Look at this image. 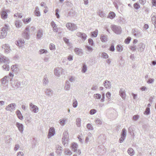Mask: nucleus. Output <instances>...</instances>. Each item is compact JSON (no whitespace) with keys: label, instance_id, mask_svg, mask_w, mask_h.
<instances>
[{"label":"nucleus","instance_id":"nucleus-45","mask_svg":"<svg viewBox=\"0 0 156 156\" xmlns=\"http://www.w3.org/2000/svg\"><path fill=\"white\" fill-rule=\"evenodd\" d=\"M76 124L78 127H80L81 124V119L80 118H77L76 120Z\"/></svg>","mask_w":156,"mask_h":156},{"label":"nucleus","instance_id":"nucleus-48","mask_svg":"<svg viewBox=\"0 0 156 156\" xmlns=\"http://www.w3.org/2000/svg\"><path fill=\"white\" fill-rule=\"evenodd\" d=\"M76 78L74 76H71L69 78V80L71 82H73L75 81Z\"/></svg>","mask_w":156,"mask_h":156},{"label":"nucleus","instance_id":"nucleus-17","mask_svg":"<svg viewBox=\"0 0 156 156\" xmlns=\"http://www.w3.org/2000/svg\"><path fill=\"white\" fill-rule=\"evenodd\" d=\"M2 48L4 49L5 53H9L10 51H11V49L10 48V47L8 44L3 45L2 46Z\"/></svg>","mask_w":156,"mask_h":156},{"label":"nucleus","instance_id":"nucleus-5","mask_svg":"<svg viewBox=\"0 0 156 156\" xmlns=\"http://www.w3.org/2000/svg\"><path fill=\"white\" fill-rule=\"evenodd\" d=\"M111 28L112 30L116 34H119L121 32V28L120 27L113 25L112 26Z\"/></svg>","mask_w":156,"mask_h":156},{"label":"nucleus","instance_id":"nucleus-4","mask_svg":"<svg viewBox=\"0 0 156 156\" xmlns=\"http://www.w3.org/2000/svg\"><path fill=\"white\" fill-rule=\"evenodd\" d=\"M30 31L29 27L27 26L26 28L22 34L23 37L27 39H29L30 38V34L29 33Z\"/></svg>","mask_w":156,"mask_h":156},{"label":"nucleus","instance_id":"nucleus-51","mask_svg":"<svg viewBox=\"0 0 156 156\" xmlns=\"http://www.w3.org/2000/svg\"><path fill=\"white\" fill-rule=\"evenodd\" d=\"M133 7L135 9L137 10L140 8V5L137 3H135L134 4Z\"/></svg>","mask_w":156,"mask_h":156},{"label":"nucleus","instance_id":"nucleus-27","mask_svg":"<svg viewBox=\"0 0 156 156\" xmlns=\"http://www.w3.org/2000/svg\"><path fill=\"white\" fill-rule=\"evenodd\" d=\"M11 69L13 72H17L19 70L18 66L17 65H12L11 66Z\"/></svg>","mask_w":156,"mask_h":156},{"label":"nucleus","instance_id":"nucleus-49","mask_svg":"<svg viewBox=\"0 0 156 156\" xmlns=\"http://www.w3.org/2000/svg\"><path fill=\"white\" fill-rule=\"evenodd\" d=\"M87 129L89 130H93V129L92 126L90 123L87 124Z\"/></svg>","mask_w":156,"mask_h":156},{"label":"nucleus","instance_id":"nucleus-40","mask_svg":"<svg viewBox=\"0 0 156 156\" xmlns=\"http://www.w3.org/2000/svg\"><path fill=\"white\" fill-rule=\"evenodd\" d=\"M69 139H62V144L65 146H66L68 144Z\"/></svg>","mask_w":156,"mask_h":156},{"label":"nucleus","instance_id":"nucleus-46","mask_svg":"<svg viewBox=\"0 0 156 156\" xmlns=\"http://www.w3.org/2000/svg\"><path fill=\"white\" fill-rule=\"evenodd\" d=\"M14 16L17 17L16 19L21 18L22 16V13H17L14 14Z\"/></svg>","mask_w":156,"mask_h":156},{"label":"nucleus","instance_id":"nucleus-55","mask_svg":"<svg viewBox=\"0 0 156 156\" xmlns=\"http://www.w3.org/2000/svg\"><path fill=\"white\" fill-rule=\"evenodd\" d=\"M96 110L94 109H91L90 111V114L91 115H93L96 112Z\"/></svg>","mask_w":156,"mask_h":156},{"label":"nucleus","instance_id":"nucleus-7","mask_svg":"<svg viewBox=\"0 0 156 156\" xmlns=\"http://www.w3.org/2000/svg\"><path fill=\"white\" fill-rule=\"evenodd\" d=\"M64 69L61 67H58L54 69V74L57 76L59 77L62 73L64 72Z\"/></svg>","mask_w":156,"mask_h":156},{"label":"nucleus","instance_id":"nucleus-18","mask_svg":"<svg viewBox=\"0 0 156 156\" xmlns=\"http://www.w3.org/2000/svg\"><path fill=\"white\" fill-rule=\"evenodd\" d=\"M76 35L78 37H81L83 41H85L87 37L86 34L81 32L77 33Z\"/></svg>","mask_w":156,"mask_h":156},{"label":"nucleus","instance_id":"nucleus-28","mask_svg":"<svg viewBox=\"0 0 156 156\" xmlns=\"http://www.w3.org/2000/svg\"><path fill=\"white\" fill-rule=\"evenodd\" d=\"M21 20H17L15 22V25L17 28H20L21 27L22 25V23L21 22Z\"/></svg>","mask_w":156,"mask_h":156},{"label":"nucleus","instance_id":"nucleus-8","mask_svg":"<svg viewBox=\"0 0 156 156\" xmlns=\"http://www.w3.org/2000/svg\"><path fill=\"white\" fill-rule=\"evenodd\" d=\"M66 26L71 31H73L77 29L76 25L73 23H68L66 24Z\"/></svg>","mask_w":156,"mask_h":156},{"label":"nucleus","instance_id":"nucleus-34","mask_svg":"<svg viewBox=\"0 0 156 156\" xmlns=\"http://www.w3.org/2000/svg\"><path fill=\"white\" fill-rule=\"evenodd\" d=\"M7 76H5L2 79V83L3 84H5L8 83L9 79L7 78Z\"/></svg>","mask_w":156,"mask_h":156},{"label":"nucleus","instance_id":"nucleus-6","mask_svg":"<svg viewBox=\"0 0 156 156\" xmlns=\"http://www.w3.org/2000/svg\"><path fill=\"white\" fill-rule=\"evenodd\" d=\"M132 32V34L136 37H140L142 36L141 32L136 29H133Z\"/></svg>","mask_w":156,"mask_h":156},{"label":"nucleus","instance_id":"nucleus-10","mask_svg":"<svg viewBox=\"0 0 156 156\" xmlns=\"http://www.w3.org/2000/svg\"><path fill=\"white\" fill-rule=\"evenodd\" d=\"M16 104L15 103H11L9 104L5 108V109L10 112H12L15 109Z\"/></svg>","mask_w":156,"mask_h":156},{"label":"nucleus","instance_id":"nucleus-15","mask_svg":"<svg viewBox=\"0 0 156 156\" xmlns=\"http://www.w3.org/2000/svg\"><path fill=\"white\" fill-rule=\"evenodd\" d=\"M16 125L18 128L19 130L20 131V133H22L24 130L23 126V125L22 124L17 122L16 123Z\"/></svg>","mask_w":156,"mask_h":156},{"label":"nucleus","instance_id":"nucleus-32","mask_svg":"<svg viewBox=\"0 0 156 156\" xmlns=\"http://www.w3.org/2000/svg\"><path fill=\"white\" fill-rule=\"evenodd\" d=\"M48 80L47 75H45L44 76L43 80V85L44 86H46L48 83Z\"/></svg>","mask_w":156,"mask_h":156},{"label":"nucleus","instance_id":"nucleus-44","mask_svg":"<svg viewBox=\"0 0 156 156\" xmlns=\"http://www.w3.org/2000/svg\"><path fill=\"white\" fill-rule=\"evenodd\" d=\"M78 105L77 101L76 100L75 98L73 100V106L74 108H76Z\"/></svg>","mask_w":156,"mask_h":156},{"label":"nucleus","instance_id":"nucleus-12","mask_svg":"<svg viewBox=\"0 0 156 156\" xmlns=\"http://www.w3.org/2000/svg\"><path fill=\"white\" fill-rule=\"evenodd\" d=\"M145 48V45L142 43H140L138 45L137 50L140 52H142L144 50Z\"/></svg>","mask_w":156,"mask_h":156},{"label":"nucleus","instance_id":"nucleus-25","mask_svg":"<svg viewBox=\"0 0 156 156\" xmlns=\"http://www.w3.org/2000/svg\"><path fill=\"white\" fill-rule=\"evenodd\" d=\"M74 50L76 54L77 55H80L83 54L82 49L80 48H76Z\"/></svg>","mask_w":156,"mask_h":156},{"label":"nucleus","instance_id":"nucleus-63","mask_svg":"<svg viewBox=\"0 0 156 156\" xmlns=\"http://www.w3.org/2000/svg\"><path fill=\"white\" fill-rule=\"evenodd\" d=\"M17 156H24V154L23 152L20 151L17 153Z\"/></svg>","mask_w":156,"mask_h":156},{"label":"nucleus","instance_id":"nucleus-39","mask_svg":"<svg viewBox=\"0 0 156 156\" xmlns=\"http://www.w3.org/2000/svg\"><path fill=\"white\" fill-rule=\"evenodd\" d=\"M66 120L65 119H61L59 120V123L62 126H64L65 124Z\"/></svg>","mask_w":156,"mask_h":156},{"label":"nucleus","instance_id":"nucleus-20","mask_svg":"<svg viewBox=\"0 0 156 156\" xmlns=\"http://www.w3.org/2000/svg\"><path fill=\"white\" fill-rule=\"evenodd\" d=\"M9 10H3L1 13V16L2 19H6L7 18V12L9 11Z\"/></svg>","mask_w":156,"mask_h":156},{"label":"nucleus","instance_id":"nucleus-37","mask_svg":"<svg viewBox=\"0 0 156 156\" xmlns=\"http://www.w3.org/2000/svg\"><path fill=\"white\" fill-rule=\"evenodd\" d=\"M98 13V14L101 17H103L106 16V14L102 11L100 10Z\"/></svg>","mask_w":156,"mask_h":156},{"label":"nucleus","instance_id":"nucleus-56","mask_svg":"<svg viewBox=\"0 0 156 156\" xmlns=\"http://www.w3.org/2000/svg\"><path fill=\"white\" fill-rule=\"evenodd\" d=\"M154 81V79L150 78L147 81V82L148 84L152 83Z\"/></svg>","mask_w":156,"mask_h":156},{"label":"nucleus","instance_id":"nucleus-61","mask_svg":"<svg viewBox=\"0 0 156 156\" xmlns=\"http://www.w3.org/2000/svg\"><path fill=\"white\" fill-rule=\"evenodd\" d=\"M85 48L89 51H92V48L91 47L87 45L86 46Z\"/></svg>","mask_w":156,"mask_h":156},{"label":"nucleus","instance_id":"nucleus-43","mask_svg":"<svg viewBox=\"0 0 156 156\" xmlns=\"http://www.w3.org/2000/svg\"><path fill=\"white\" fill-rule=\"evenodd\" d=\"M116 49L118 51L121 52L123 50V48L120 45H118L116 46Z\"/></svg>","mask_w":156,"mask_h":156},{"label":"nucleus","instance_id":"nucleus-26","mask_svg":"<svg viewBox=\"0 0 156 156\" xmlns=\"http://www.w3.org/2000/svg\"><path fill=\"white\" fill-rule=\"evenodd\" d=\"M70 84L69 81L66 80L64 88L66 90H69L70 89Z\"/></svg>","mask_w":156,"mask_h":156},{"label":"nucleus","instance_id":"nucleus-35","mask_svg":"<svg viewBox=\"0 0 156 156\" xmlns=\"http://www.w3.org/2000/svg\"><path fill=\"white\" fill-rule=\"evenodd\" d=\"M34 12L37 16H40V12L39 11V8L37 6L35 7V9L34 11Z\"/></svg>","mask_w":156,"mask_h":156},{"label":"nucleus","instance_id":"nucleus-3","mask_svg":"<svg viewBox=\"0 0 156 156\" xmlns=\"http://www.w3.org/2000/svg\"><path fill=\"white\" fill-rule=\"evenodd\" d=\"M78 145L77 144L75 143H73L71 145V149L73 151L75 152H76L79 154L81 153V151L80 150H78Z\"/></svg>","mask_w":156,"mask_h":156},{"label":"nucleus","instance_id":"nucleus-24","mask_svg":"<svg viewBox=\"0 0 156 156\" xmlns=\"http://www.w3.org/2000/svg\"><path fill=\"white\" fill-rule=\"evenodd\" d=\"M21 85V83L20 82L16 81L14 83L12 84V86L15 88L17 89L20 87Z\"/></svg>","mask_w":156,"mask_h":156},{"label":"nucleus","instance_id":"nucleus-64","mask_svg":"<svg viewBox=\"0 0 156 156\" xmlns=\"http://www.w3.org/2000/svg\"><path fill=\"white\" fill-rule=\"evenodd\" d=\"M20 148V145L19 144H16L15 145V147L14 148V150L15 151H16Z\"/></svg>","mask_w":156,"mask_h":156},{"label":"nucleus","instance_id":"nucleus-23","mask_svg":"<svg viewBox=\"0 0 156 156\" xmlns=\"http://www.w3.org/2000/svg\"><path fill=\"white\" fill-rule=\"evenodd\" d=\"M56 148L57 149L56 152L59 154H61L62 151V147L59 145H57L56 146Z\"/></svg>","mask_w":156,"mask_h":156},{"label":"nucleus","instance_id":"nucleus-29","mask_svg":"<svg viewBox=\"0 0 156 156\" xmlns=\"http://www.w3.org/2000/svg\"><path fill=\"white\" fill-rule=\"evenodd\" d=\"M100 39L101 41L102 42H105L108 41L107 36L104 35H101V36Z\"/></svg>","mask_w":156,"mask_h":156},{"label":"nucleus","instance_id":"nucleus-47","mask_svg":"<svg viewBox=\"0 0 156 156\" xmlns=\"http://www.w3.org/2000/svg\"><path fill=\"white\" fill-rule=\"evenodd\" d=\"M87 70V67L85 64H84L83 65V67L82 69V72L83 73L86 72Z\"/></svg>","mask_w":156,"mask_h":156},{"label":"nucleus","instance_id":"nucleus-13","mask_svg":"<svg viewBox=\"0 0 156 156\" xmlns=\"http://www.w3.org/2000/svg\"><path fill=\"white\" fill-rule=\"evenodd\" d=\"M44 92L46 95L48 97H51L52 96L53 93V91L49 88H46Z\"/></svg>","mask_w":156,"mask_h":156},{"label":"nucleus","instance_id":"nucleus-22","mask_svg":"<svg viewBox=\"0 0 156 156\" xmlns=\"http://www.w3.org/2000/svg\"><path fill=\"white\" fill-rule=\"evenodd\" d=\"M24 43V40L22 39H19L17 41H16L15 42L16 44L18 46L21 47V45Z\"/></svg>","mask_w":156,"mask_h":156},{"label":"nucleus","instance_id":"nucleus-31","mask_svg":"<svg viewBox=\"0 0 156 156\" xmlns=\"http://www.w3.org/2000/svg\"><path fill=\"white\" fill-rule=\"evenodd\" d=\"M115 16V14L113 12H110L109 13L108 18L111 19H113Z\"/></svg>","mask_w":156,"mask_h":156},{"label":"nucleus","instance_id":"nucleus-30","mask_svg":"<svg viewBox=\"0 0 156 156\" xmlns=\"http://www.w3.org/2000/svg\"><path fill=\"white\" fill-rule=\"evenodd\" d=\"M16 114L20 119L22 120L23 119V117L20 110H17L16 112Z\"/></svg>","mask_w":156,"mask_h":156},{"label":"nucleus","instance_id":"nucleus-52","mask_svg":"<svg viewBox=\"0 0 156 156\" xmlns=\"http://www.w3.org/2000/svg\"><path fill=\"white\" fill-rule=\"evenodd\" d=\"M49 48L51 50H55V46L53 44H51L49 45Z\"/></svg>","mask_w":156,"mask_h":156},{"label":"nucleus","instance_id":"nucleus-57","mask_svg":"<svg viewBox=\"0 0 156 156\" xmlns=\"http://www.w3.org/2000/svg\"><path fill=\"white\" fill-rule=\"evenodd\" d=\"M150 113V110L149 108H147L145 111L144 112V114L147 115H148Z\"/></svg>","mask_w":156,"mask_h":156},{"label":"nucleus","instance_id":"nucleus-9","mask_svg":"<svg viewBox=\"0 0 156 156\" xmlns=\"http://www.w3.org/2000/svg\"><path fill=\"white\" fill-rule=\"evenodd\" d=\"M30 109L32 112L35 113H37L38 111V108L35 105H34L32 103L29 104Z\"/></svg>","mask_w":156,"mask_h":156},{"label":"nucleus","instance_id":"nucleus-33","mask_svg":"<svg viewBox=\"0 0 156 156\" xmlns=\"http://www.w3.org/2000/svg\"><path fill=\"white\" fill-rule=\"evenodd\" d=\"M127 152L130 156H133L134 154V151L133 148H129L127 151Z\"/></svg>","mask_w":156,"mask_h":156},{"label":"nucleus","instance_id":"nucleus-21","mask_svg":"<svg viewBox=\"0 0 156 156\" xmlns=\"http://www.w3.org/2000/svg\"><path fill=\"white\" fill-rule=\"evenodd\" d=\"M104 85L106 89H110L111 87V82L107 80L104 82Z\"/></svg>","mask_w":156,"mask_h":156},{"label":"nucleus","instance_id":"nucleus-16","mask_svg":"<svg viewBox=\"0 0 156 156\" xmlns=\"http://www.w3.org/2000/svg\"><path fill=\"white\" fill-rule=\"evenodd\" d=\"M55 134V129L53 127H51L50 128L48 135V138L53 136Z\"/></svg>","mask_w":156,"mask_h":156},{"label":"nucleus","instance_id":"nucleus-59","mask_svg":"<svg viewBox=\"0 0 156 156\" xmlns=\"http://www.w3.org/2000/svg\"><path fill=\"white\" fill-rule=\"evenodd\" d=\"M109 50L112 51H113L115 50V48L113 44H112L111 45V46L109 48Z\"/></svg>","mask_w":156,"mask_h":156},{"label":"nucleus","instance_id":"nucleus-41","mask_svg":"<svg viewBox=\"0 0 156 156\" xmlns=\"http://www.w3.org/2000/svg\"><path fill=\"white\" fill-rule=\"evenodd\" d=\"M98 34V30H96L95 31L91 32V35L92 36L95 37H96Z\"/></svg>","mask_w":156,"mask_h":156},{"label":"nucleus","instance_id":"nucleus-11","mask_svg":"<svg viewBox=\"0 0 156 156\" xmlns=\"http://www.w3.org/2000/svg\"><path fill=\"white\" fill-rule=\"evenodd\" d=\"M126 134V130L124 128L122 129L121 135V137L119 140L120 143L122 142L125 139Z\"/></svg>","mask_w":156,"mask_h":156},{"label":"nucleus","instance_id":"nucleus-58","mask_svg":"<svg viewBox=\"0 0 156 156\" xmlns=\"http://www.w3.org/2000/svg\"><path fill=\"white\" fill-rule=\"evenodd\" d=\"M65 152L67 154L70 155L72 153L71 151L68 149H66Z\"/></svg>","mask_w":156,"mask_h":156},{"label":"nucleus","instance_id":"nucleus-62","mask_svg":"<svg viewBox=\"0 0 156 156\" xmlns=\"http://www.w3.org/2000/svg\"><path fill=\"white\" fill-rule=\"evenodd\" d=\"M95 122L97 124H101V121L99 119H97L95 120Z\"/></svg>","mask_w":156,"mask_h":156},{"label":"nucleus","instance_id":"nucleus-50","mask_svg":"<svg viewBox=\"0 0 156 156\" xmlns=\"http://www.w3.org/2000/svg\"><path fill=\"white\" fill-rule=\"evenodd\" d=\"M94 98L97 99H100L101 98V94H94Z\"/></svg>","mask_w":156,"mask_h":156},{"label":"nucleus","instance_id":"nucleus-36","mask_svg":"<svg viewBox=\"0 0 156 156\" xmlns=\"http://www.w3.org/2000/svg\"><path fill=\"white\" fill-rule=\"evenodd\" d=\"M48 52L47 51L43 49H40L39 51V54L40 55H42L44 54H46Z\"/></svg>","mask_w":156,"mask_h":156},{"label":"nucleus","instance_id":"nucleus-38","mask_svg":"<svg viewBox=\"0 0 156 156\" xmlns=\"http://www.w3.org/2000/svg\"><path fill=\"white\" fill-rule=\"evenodd\" d=\"M68 133L67 131H65L63 133V137L62 139H69Z\"/></svg>","mask_w":156,"mask_h":156},{"label":"nucleus","instance_id":"nucleus-42","mask_svg":"<svg viewBox=\"0 0 156 156\" xmlns=\"http://www.w3.org/2000/svg\"><path fill=\"white\" fill-rule=\"evenodd\" d=\"M6 76H7V78L9 80L11 81L12 80L14 76V74L12 73H10L9 75Z\"/></svg>","mask_w":156,"mask_h":156},{"label":"nucleus","instance_id":"nucleus-19","mask_svg":"<svg viewBox=\"0 0 156 156\" xmlns=\"http://www.w3.org/2000/svg\"><path fill=\"white\" fill-rule=\"evenodd\" d=\"M119 94L120 96L123 99H125L126 97V93L125 90L123 88H121L119 91Z\"/></svg>","mask_w":156,"mask_h":156},{"label":"nucleus","instance_id":"nucleus-53","mask_svg":"<svg viewBox=\"0 0 156 156\" xmlns=\"http://www.w3.org/2000/svg\"><path fill=\"white\" fill-rule=\"evenodd\" d=\"M131 40V38L130 37H128L126 39L125 41V43L126 44H128L129 43Z\"/></svg>","mask_w":156,"mask_h":156},{"label":"nucleus","instance_id":"nucleus-2","mask_svg":"<svg viewBox=\"0 0 156 156\" xmlns=\"http://www.w3.org/2000/svg\"><path fill=\"white\" fill-rule=\"evenodd\" d=\"M9 28V26L5 24V26L3 27L1 30H0V38H3L6 37Z\"/></svg>","mask_w":156,"mask_h":156},{"label":"nucleus","instance_id":"nucleus-60","mask_svg":"<svg viewBox=\"0 0 156 156\" xmlns=\"http://www.w3.org/2000/svg\"><path fill=\"white\" fill-rule=\"evenodd\" d=\"M88 43L91 46H93L94 44V42L93 40L91 38H90L88 39Z\"/></svg>","mask_w":156,"mask_h":156},{"label":"nucleus","instance_id":"nucleus-14","mask_svg":"<svg viewBox=\"0 0 156 156\" xmlns=\"http://www.w3.org/2000/svg\"><path fill=\"white\" fill-rule=\"evenodd\" d=\"M36 36L37 39H41V38L43 36V31L42 29H40L37 30Z\"/></svg>","mask_w":156,"mask_h":156},{"label":"nucleus","instance_id":"nucleus-1","mask_svg":"<svg viewBox=\"0 0 156 156\" xmlns=\"http://www.w3.org/2000/svg\"><path fill=\"white\" fill-rule=\"evenodd\" d=\"M9 62V60L7 57L2 55H0V63H5V65H3L2 67L4 70L5 71L9 70L10 67L8 64Z\"/></svg>","mask_w":156,"mask_h":156},{"label":"nucleus","instance_id":"nucleus-54","mask_svg":"<svg viewBox=\"0 0 156 156\" xmlns=\"http://www.w3.org/2000/svg\"><path fill=\"white\" fill-rule=\"evenodd\" d=\"M102 57L105 58H107L108 57V55L105 52L102 53Z\"/></svg>","mask_w":156,"mask_h":156}]
</instances>
